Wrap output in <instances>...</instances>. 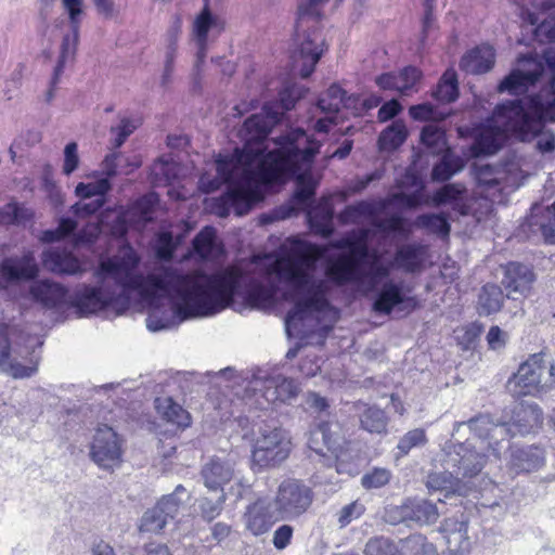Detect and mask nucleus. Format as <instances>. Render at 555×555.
<instances>
[{
    "instance_id": "4c0bfd02",
    "label": "nucleus",
    "mask_w": 555,
    "mask_h": 555,
    "mask_svg": "<svg viewBox=\"0 0 555 555\" xmlns=\"http://www.w3.org/2000/svg\"><path fill=\"white\" fill-rule=\"evenodd\" d=\"M433 96L441 103H451L457 99L459 86L454 72L448 70L443 74L436 89L433 91Z\"/></svg>"
},
{
    "instance_id": "4468645a",
    "label": "nucleus",
    "mask_w": 555,
    "mask_h": 555,
    "mask_svg": "<svg viewBox=\"0 0 555 555\" xmlns=\"http://www.w3.org/2000/svg\"><path fill=\"white\" fill-rule=\"evenodd\" d=\"M190 498V492L182 485L177 486L172 493L162 496L155 506L144 512L140 520V531L162 532Z\"/></svg>"
},
{
    "instance_id": "774afa93",
    "label": "nucleus",
    "mask_w": 555,
    "mask_h": 555,
    "mask_svg": "<svg viewBox=\"0 0 555 555\" xmlns=\"http://www.w3.org/2000/svg\"><path fill=\"white\" fill-rule=\"evenodd\" d=\"M89 555H115L113 547L103 540L94 539L90 545Z\"/></svg>"
},
{
    "instance_id": "ddd939ff",
    "label": "nucleus",
    "mask_w": 555,
    "mask_h": 555,
    "mask_svg": "<svg viewBox=\"0 0 555 555\" xmlns=\"http://www.w3.org/2000/svg\"><path fill=\"white\" fill-rule=\"evenodd\" d=\"M312 501L313 492L307 485L287 478L278 486L272 503L282 520H295L309 509Z\"/></svg>"
},
{
    "instance_id": "69168bd1",
    "label": "nucleus",
    "mask_w": 555,
    "mask_h": 555,
    "mask_svg": "<svg viewBox=\"0 0 555 555\" xmlns=\"http://www.w3.org/2000/svg\"><path fill=\"white\" fill-rule=\"evenodd\" d=\"M43 185H44V189H46L51 202L54 205L63 204V197L61 195V192L52 179H50L49 177H46Z\"/></svg>"
},
{
    "instance_id": "bf43d9fd",
    "label": "nucleus",
    "mask_w": 555,
    "mask_h": 555,
    "mask_svg": "<svg viewBox=\"0 0 555 555\" xmlns=\"http://www.w3.org/2000/svg\"><path fill=\"white\" fill-rule=\"evenodd\" d=\"M294 528L289 525L280 526L273 533L272 543L275 548L284 550L291 542Z\"/></svg>"
},
{
    "instance_id": "a18cd8bd",
    "label": "nucleus",
    "mask_w": 555,
    "mask_h": 555,
    "mask_svg": "<svg viewBox=\"0 0 555 555\" xmlns=\"http://www.w3.org/2000/svg\"><path fill=\"white\" fill-rule=\"evenodd\" d=\"M465 193V188L459 183H449L436 192L433 201L436 205L459 202Z\"/></svg>"
},
{
    "instance_id": "f3484780",
    "label": "nucleus",
    "mask_w": 555,
    "mask_h": 555,
    "mask_svg": "<svg viewBox=\"0 0 555 555\" xmlns=\"http://www.w3.org/2000/svg\"><path fill=\"white\" fill-rule=\"evenodd\" d=\"M111 189L107 178H101L88 183H79L75 193L80 198L72 205V214L78 216L91 215L98 211L105 202V194Z\"/></svg>"
},
{
    "instance_id": "79ce46f5",
    "label": "nucleus",
    "mask_w": 555,
    "mask_h": 555,
    "mask_svg": "<svg viewBox=\"0 0 555 555\" xmlns=\"http://www.w3.org/2000/svg\"><path fill=\"white\" fill-rule=\"evenodd\" d=\"M373 217L374 207L366 202H360L356 205L347 206L339 215V219L344 223H357L360 222L362 218Z\"/></svg>"
},
{
    "instance_id": "37998d69",
    "label": "nucleus",
    "mask_w": 555,
    "mask_h": 555,
    "mask_svg": "<svg viewBox=\"0 0 555 555\" xmlns=\"http://www.w3.org/2000/svg\"><path fill=\"white\" fill-rule=\"evenodd\" d=\"M390 477L388 469L375 467L362 476L361 485L366 490L379 489L390 481Z\"/></svg>"
},
{
    "instance_id": "c03bdc74",
    "label": "nucleus",
    "mask_w": 555,
    "mask_h": 555,
    "mask_svg": "<svg viewBox=\"0 0 555 555\" xmlns=\"http://www.w3.org/2000/svg\"><path fill=\"white\" fill-rule=\"evenodd\" d=\"M364 555H399L393 542L384 537L370 539L364 548Z\"/></svg>"
},
{
    "instance_id": "aec40b11",
    "label": "nucleus",
    "mask_w": 555,
    "mask_h": 555,
    "mask_svg": "<svg viewBox=\"0 0 555 555\" xmlns=\"http://www.w3.org/2000/svg\"><path fill=\"white\" fill-rule=\"evenodd\" d=\"M397 512L399 520L420 526L435 524L440 515L437 505L425 499H409L397 507Z\"/></svg>"
},
{
    "instance_id": "49530a36",
    "label": "nucleus",
    "mask_w": 555,
    "mask_h": 555,
    "mask_svg": "<svg viewBox=\"0 0 555 555\" xmlns=\"http://www.w3.org/2000/svg\"><path fill=\"white\" fill-rule=\"evenodd\" d=\"M31 212L29 209L18 206L16 204H8L0 209V223H22L29 219Z\"/></svg>"
},
{
    "instance_id": "2eb2a0df",
    "label": "nucleus",
    "mask_w": 555,
    "mask_h": 555,
    "mask_svg": "<svg viewBox=\"0 0 555 555\" xmlns=\"http://www.w3.org/2000/svg\"><path fill=\"white\" fill-rule=\"evenodd\" d=\"M418 300L412 295V287L404 282H385L378 291L373 302L374 311L390 314L396 307L401 311H413Z\"/></svg>"
},
{
    "instance_id": "6ab92c4d",
    "label": "nucleus",
    "mask_w": 555,
    "mask_h": 555,
    "mask_svg": "<svg viewBox=\"0 0 555 555\" xmlns=\"http://www.w3.org/2000/svg\"><path fill=\"white\" fill-rule=\"evenodd\" d=\"M532 269L520 262H509L503 268L502 285L507 291V298L517 299L516 295L526 296L534 282Z\"/></svg>"
},
{
    "instance_id": "20e7f679",
    "label": "nucleus",
    "mask_w": 555,
    "mask_h": 555,
    "mask_svg": "<svg viewBox=\"0 0 555 555\" xmlns=\"http://www.w3.org/2000/svg\"><path fill=\"white\" fill-rule=\"evenodd\" d=\"M543 422V414L537 403L519 402L512 409L508 422L494 423L489 415H478L468 422H456L453 434L467 425L483 440H488V447L492 455L500 459L501 453L509 446V438L516 435L525 436L535 431Z\"/></svg>"
},
{
    "instance_id": "7c9ffc66",
    "label": "nucleus",
    "mask_w": 555,
    "mask_h": 555,
    "mask_svg": "<svg viewBox=\"0 0 555 555\" xmlns=\"http://www.w3.org/2000/svg\"><path fill=\"white\" fill-rule=\"evenodd\" d=\"M193 251L201 259L215 258L221 253L216 242V232L211 227H205L193 240Z\"/></svg>"
},
{
    "instance_id": "6e6552de",
    "label": "nucleus",
    "mask_w": 555,
    "mask_h": 555,
    "mask_svg": "<svg viewBox=\"0 0 555 555\" xmlns=\"http://www.w3.org/2000/svg\"><path fill=\"white\" fill-rule=\"evenodd\" d=\"M308 446L322 456H326L328 452L334 457L338 474H352L357 469L354 462L359 457V451L354 443L347 441L340 435L337 424L320 423L311 430Z\"/></svg>"
},
{
    "instance_id": "09e8293b",
    "label": "nucleus",
    "mask_w": 555,
    "mask_h": 555,
    "mask_svg": "<svg viewBox=\"0 0 555 555\" xmlns=\"http://www.w3.org/2000/svg\"><path fill=\"white\" fill-rule=\"evenodd\" d=\"M225 492L220 493L216 501H211L207 498L201 499L199 509L202 517L207 521H211L212 519L218 517L223 508V503L225 502Z\"/></svg>"
},
{
    "instance_id": "9d476101",
    "label": "nucleus",
    "mask_w": 555,
    "mask_h": 555,
    "mask_svg": "<svg viewBox=\"0 0 555 555\" xmlns=\"http://www.w3.org/2000/svg\"><path fill=\"white\" fill-rule=\"evenodd\" d=\"M40 358L27 347L12 345L9 327L0 324V372L14 379L30 378L38 373Z\"/></svg>"
},
{
    "instance_id": "393cba45",
    "label": "nucleus",
    "mask_w": 555,
    "mask_h": 555,
    "mask_svg": "<svg viewBox=\"0 0 555 555\" xmlns=\"http://www.w3.org/2000/svg\"><path fill=\"white\" fill-rule=\"evenodd\" d=\"M494 50L485 44L467 52L461 60L460 66L468 74H483L490 70L494 64Z\"/></svg>"
},
{
    "instance_id": "f257e3e1",
    "label": "nucleus",
    "mask_w": 555,
    "mask_h": 555,
    "mask_svg": "<svg viewBox=\"0 0 555 555\" xmlns=\"http://www.w3.org/2000/svg\"><path fill=\"white\" fill-rule=\"evenodd\" d=\"M321 255L320 249L309 247L300 256H256L214 274H183L165 268L144 276L138 272V255L125 246L115 255V304H127L137 292L149 304L146 327L158 332L189 319L214 315L230 306L235 295L257 309L285 298L295 301L285 318L288 336L324 337L339 312L326 298L327 283L314 276Z\"/></svg>"
},
{
    "instance_id": "8fccbe9b",
    "label": "nucleus",
    "mask_w": 555,
    "mask_h": 555,
    "mask_svg": "<svg viewBox=\"0 0 555 555\" xmlns=\"http://www.w3.org/2000/svg\"><path fill=\"white\" fill-rule=\"evenodd\" d=\"M177 30H172L169 34L168 38V47L166 51V61H165V67L164 73L162 75V85L167 86L170 82V77L173 72V62L176 56V49H177Z\"/></svg>"
},
{
    "instance_id": "052dcab7",
    "label": "nucleus",
    "mask_w": 555,
    "mask_h": 555,
    "mask_svg": "<svg viewBox=\"0 0 555 555\" xmlns=\"http://www.w3.org/2000/svg\"><path fill=\"white\" fill-rule=\"evenodd\" d=\"M507 334L503 332L499 326L490 327L487 334V341L489 348L492 350H499L505 346Z\"/></svg>"
},
{
    "instance_id": "338daca9",
    "label": "nucleus",
    "mask_w": 555,
    "mask_h": 555,
    "mask_svg": "<svg viewBox=\"0 0 555 555\" xmlns=\"http://www.w3.org/2000/svg\"><path fill=\"white\" fill-rule=\"evenodd\" d=\"M307 404L309 408L318 411L323 412L328 408V402L324 397H321L317 392H309L307 396Z\"/></svg>"
},
{
    "instance_id": "680f3d73",
    "label": "nucleus",
    "mask_w": 555,
    "mask_h": 555,
    "mask_svg": "<svg viewBox=\"0 0 555 555\" xmlns=\"http://www.w3.org/2000/svg\"><path fill=\"white\" fill-rule=\"evenodd\" d=\"M375 224L384 233L400 232L403 228V220L399 216H391L386 219L375 220Z\"/></svg>"
},
{
    "instance_id": "13d9d810",
    "label": "nucleus",
    "mask_w": 555,
    "mask_h": 555,
    "mask_svg": "<svg viewBox=\"0 0 555 555\" xmlns=\"http://www.w3.org/2000/svg\"><path fill=\"white\" fill-rule=\"evenodd\" d=\"M67 46H68V36L65 35L63 37V43H62V52H61V55H60V60L54 68V72H53V76H52V79H51V88L48 92V100H50L52 98V90L53 88L56 86V83L59 82L60 80V77L64 70V67H65V64H66V60H67Z\"/></svg>"
},
{
    "instance_id": "5fc2aeb1",
    "label": "nucleus",
    "mask_w": 555,
    "mask_h": 555,
    "mask_svg": "<svg viewBox=\"0 0 555 555\" xmlns=\"http://www.w3.org/2000/svg\"><path fill=\"white\" fill-rule=\"evenodd\" d=\"M69 235V218L64 217L60 221V225L54 230L42 232L40 240L44 243L59 242Z\"/></svg>"
},
{
    "instance_id": "7ed1b4c3",
    "label": "nucleus",
    "mask_w": 555,
    "mask_h": 555,
    "mask_svg": "<svg viewBox=\"0 0 555 555\" xmlns=\"http://www.w3.org/2000/svg\"><path fill=\"white\" fill-rule=\"evenodd\" d=\"M550 73L551 93L547 99L542 95L521 100L505 101L499 104L487 125L476 138V150L480 154L496 153L509 135L526 141L538 135L537 149L542 153L555 150V135L542 132L546 120L555 121V48L544 52V63L529 61L525 70L511 72L499 85V91L520 93L534 85L545 72Z\"/></svg>"
},
{
    "instance_id": "58836bf2",
    "label": "nucleus",
    "mask_w": 555,
    "mask_h": 555,
    "mask_svg": "<svg viewBox=\"0 0 555 555\" xmlns=\"http://www.w3.org/2000/svg\"><path fill=\"white\" fill-rule=\"evenodd\" d=\"M361 426L369 433H386L388 418L385 412L377 406H366L360 416Z\"/></svg>"
},
{
    "instance_id": "c9c22d12",
    "label": "nucleus",
    "mask_w": 555,
    "mask_h": 555,
    "mask_svg": "<svg viewBox=\"0 0 555 555\" xmlns=\"http://www.w3.org/2000/svg\"><path fill=\"white\" fill-rule=\"evenodd\" d=\"M406 137L408 131L404 124L401 121H395L379 134V149L383 151H393L403 144Z\"/></svg>"
},
{
    "instance_id": "6e6d98bb",
    "label": "nucleus",
    "mask_w": 555,
    "mask_h": 555,
    "mask_svg": "<svg viewBox=\"0 0 555 555\" xmlns=\"http://www.w3.org/2000/svg\"><path fill=\"white\" fill-rule=\"evenodd\" d=\"M327 0H302L298 7L299 18L312 17L318 20L320 17V9Z\"/></svg>"
},
{
    "instance_id": "412c9836",
    "label": "nucleus",
    "mask_w": 555,
    "mask_h": 555,
    "mask_svg": "<svg viewBox=\"0 0 555 555\" xmlns=\"http://www.w3.org/2000/svg\"><path fill=\"white\" fill-rule=\"evenodd\" d=\"M349 99L345 91L337 85H332L326 93L318 101V108L326 114L324 118H319L315 128L320 132H326L331 124H336V115L341 107L348 106Z\"/></svg>"
},
{
    "instance_id": "603ef678",
    "label": "nucleus",
    "mask_w": 555,
    "mask_h": 555,
    "mask_svg": "<svg viewBox=\"0 0 555 555\" xmlns=\"http://www.w3.org/2000/svg\"><path fill=\"white\" fill-rule=\"evenodd\" d=\"M365 511L363 504L354 501L345 505L338 514V524L341 528L349 525L352 520L358 519Z\"/></svg>"
},
{
    "instance_id": "5701e85b",
    "label": "nucleus",
    "mask_w": 555,
    "mask_h": 555,
    "mask_svg": "<svg viewBox=\"0 0 555 555\" xmlns=\"http://www.w3.org/2000/svg\"><path fill=\"white\" fill-rule=\"evenodd\" d=\"M544 450L539 447L517 448L512 451L509 469L515 474L534 472L544 465Z\"/></svg>"
},
{
    "instance_id": "4d7b16f0",
    "label": "nucleus",
    "mask_w": 555,
    "mask_h": 555,
    "mask_svg": "<svg viewBox=\"0 0 555 555\" xmlns=\"http://www.w3.org/2000/svg\"><path fill=\"white\" fill-rule=\"evenodd\" d=\"M427 539L422 534H411L402 541L404 555H421Z\"/></svg>"
},
{
    "instance_id": "cd10ccee",
    "label": "nucleus",
    "mask_w": 555,
    "mask_h": 555,
    "mask_svg": "<svg viewBox=\"0 0 555 555\" xmlns=\"http://www.w3.org/2000/svg\"><path fill=\"white\" fill-rule=\"evenodd\" d=\"M467 528L468 526L465 521H446L444 531L448 532V548L452 553H455L456 555H468L472 542L467 535Z\"/></svg>"
},
{
    "instance_id": "a211bd4d",
    "label": "nucleus",
    "mask_w": 555,
    "mask_h": 555,
    "mask_svg": "<svg viewBox=\"0 0 555 555\" xmlns=\"http://www.w3.org/2000/svg\"><path fill=\"white\" fill-rule=\"evenodd\" d=\"M244 518L246 528L254 535L268 532L275 522L282 520L273 503L263 498L247 506Z\"/></svg>"
},
{
    "instance_id": "ea45409f",
    "label": "nucleus",
    "mask_w": 555,
    "mask_h": 555,
    "mask_svg": "<svg viewBox=\"0 0 555 555\" xmlns=\"http://www.w3.org/2000/svg\"><path fill=\"white\" fill-rule=\"evenodd\" d=\"M217 18L212 15L208 4L204 5L193 22V35L196 43L203 48L207 42L208 31L216 26Z\"/></svg>"
},
{
    "instance_id": "864d4df0",
    "label": "nucleus",
    "mask_w": 555,
    "mask_h": 555,
    "mask_svg": "<svg viewBox=\"0 0 555 555\" xmlns=\"http://www.w3.org/2000/svg\"><path fill=\"white\" fill-rule=\"evenodd\" d=\"M527 20L531 25H537V36H544L548 40L555 39V25L553 21L541 20L532 12L527 13Z\"/></svg>"
},
{
    "instance_id": "4be33fe9",
    "label": "nucleus",
    "mask_w": 555,
    "mask_h": 555,
    "mask_svg": "<svg viewBox=\"0 0 555 555\" xmlns=\"http://www.w3.org/2000/svg\"><path fill=\"white\" fill-rule=\"evenodd\" d=\"M1 276L8 281L30 280L38 273V266L33 251L22 257L4 259L0 267Z\"/></svg>"
},
{
    "instance_id": "473e14b6",
    "label": "nucleus",
    "mask_w": 555,
    "mask_h": 555,
    "mask_svg": "<svg viewBox=\"0 0 555 555\" xmlns=\"http://www.w3.org/2000/svg\"><path fill=\"white\" fill-rule=\"evenodd\" d=\"M30 294L36 300L47 306H55L63 299L65 291L56 283L39 281L31 285Z\"/></svg>"
},
{
    "instance_id": "e2e57ef3",
    "label": "nucleus",
    "mask_w": 555,
    "mask_h": 555,
    "mask_svg": "<svg viewBox=\"0 0 555 555\" xmlns=\"http://www.w3.org/2000/svg\"><path fill=\"white\" fill-rule=\"evenodd\" d=\"M401 109L400 103L396 99H392L384 103L378 109V119L380 121H387L397 116Z\"/></svg>"
},
{
    "instance_id": "72a5a7b5",
    "label": "nucleus",
    "mask_w": 555,
    "mask_h": 555,
    "mask_svg": "<svg viewBox=\"0 0 555 555\" xmlns=\"http://www.w3.org/2000/svg\"><path fill=\"white\" fill-rule=\"evenodd\" d=\"M421 141L431 154L449 151L447 149L444 130L436 124H428L422 129Z\"/></svg>"
},
{
    "instance_id": "423d86ee",
    "label": "nucleus",
    "mask_w": 555,
    "mask_h": 555,
    "mask_svg": "<svg viewBox=\"0 0 555 555\" xmlns=\"http://www.w3.org/2000/svg\"><path fill=\"white\" fill-rule=\"evenodd\" d=\"M338 283H351L363 291H372L389 275L390 267L367 247L358 249L354 257H346L333 262L328 269Z\"/></svg>"
},
{
    "instance_id": "a19ab883",
    "label": "nucleus",
    "mask_w": 555,
    "mask_h": 555,
    "mask_svg": "<svg viewBox=\"0 0 555 555\" xmlns=\"http://www.w3.org/2000/svg\"><path fill=\"white\" fill-rule=\"evenodd\" d=\"M415 225L443 236L449 235L450 232V224L448 220L443 216L436 214L418 216L415 220Z\"/></svg>"
},
{
    "instance_id": "f03ea898",
    "label": "nucleus",
    "mask_w": 555,
    "mask_h": 555,
    "mask_svg": "<svg viewBox=\"0 0 555 555\" xmlns=\"http://www.w3.org/2000/svg\"><path fill=\"white\" fill-rule=\"evenodd\" d=\"M306 91L296 83L285 86L279 93V103L266 104L261 113L245 120L241 130L245 145L242 150L235 149L231 156L217 160L218 178L208 182L204 177L201 179L206 193L214 192L222 183L228 184L227 192L220 197L221 217L228 216L230 208L243 215L261 197L263 186L286 173L296 177L294 209L306 210L311 207L319 181L309 167L319 151V143L299 128L289 129L275 138L272 150L263 142L271 128L286 111L295 106Z\"/></svg>"
},
{
    "instance_id": "9b49d317",
    "label": "nucleus",
    "mask_w": 555,
    "mask_h": 555,
    "mask_svg": "<svg viewBox=\"0 0 555 555\" xmlns=\"http://www.w3.org/2000/svg\"><path fill=\"white\" fill-rule=\"evenodd\" d=\"M204 486L209 491L224 492V485L234 480L229 489L231 495L241 499L253 486L248 478L240 476L235 462L231 457L214 456L204 464L201 472Z\"/></svg>"
},
{
    "instance_id": "f704fd0d",
    "label": "nucleus",
    "mask_w": 555,
    "mask_h": 555,
    "mask_svg": "<svg viewBox=\"0 0 555 555\" xmlns=\"http://www.w3.org/2000/svg\"><path fill=\"white\" fill-rule=\"evenodd\" d=\"M542 210L540 205L532 206V214L527 220L529 228L538 227L547 243L555 244V203L546 209L547 222L539 221L538 215Z\"/></svg>"
},
{
    "instance_id": "1a4fd4ad",
    "label": "nucleus",
    "mask_w": 555,
    "mask_h": 555,
    "mask_svg": "<svg viewBox=\"0 0 555 555\" xmlns=\"http://www.w3.org/2000/svg\"><path fill=\"white\" fill-rule=\"evenodd\" d=\"M507 387L515 397L541 396L555 387V364L546 362L541 354H533L520 364Z\"/></svg>"
},
{
    "instance_id": "f8f14e48",
    "label": "nucleus",
    "mask_w": 555,
    "mask_h": 555,
    "mask_svg": "<svg viewBox=\"0 0 555 555\" xmlns=\"http://www.w3.org/2000/svg\"><path fill=\"white\" fill-rule=\"evenodd\" d=\"M289 451L291 441L285 431L266 426L254 442L251 464L260 469L275 467L288 457Z\"/></svg>"
},
{
    "instance_id": "0eeeda50",
    "label": "nucleus",
    "mask_w": 555,
    "mask_h": 555,
    "mask_svg": "<svg viewBox=\"0 0 555 555\" xmlns=\"http://www.w3.org/2000/svg\"><path fill=\"white\" fill-rule=\"evenodd\" d=\"M478 438L474 443L466 440L463 443L449 441L442 448L441 465L446 469H452L460 480L468 482L470 490L476 488L472 479L477 477L487 463V455L481 452L483 449L492 450L488 447V440H483L475 430H472Z\"/></svg>"
},
{
    "instance_id": "dca6fc26",
    "label": "nucleus",
    "mask_w": 555,
    "mask_h": 555,
    "mask_svg": "<svg viewBox=\"0 0 555 555\" xmlns=\"http://www.w3.org/2000/svg\"><path fill=\"white\" fill-rule=\"evenodd\" d=\"M93 462L103 469H114L121 462V440L115 430L107 426H99L90 450Z\"/></svg>"
},
{
    "instance_id": "c756f323",
    "label": "nucleus",
    "mask_w": 555,
    "mask_h": 555,
    "mask_svg": "<svg viewBox=\"0 0 555 555\" xmlns=\"http://www.w3.org/2000/svg\"><path fill=\"white\" fill-rule=\"evenodd\" d=\"M504 301V295L500 286L486 284L478 296L479 314L489 315L500 311Z\"/></svg>"
},
{
    "instance_id": "b1692460",
    "label": "nucleus",
    "mask_w": 555,
    "mask_h": 555,
    "mask_svg": "<svg viewBox=\"0 0 555 555\" xmlns=\"http://www.w3.org/2000/svg\"><path fill=\"white\" fill-rule=\"evenodd\" d=\"M443 472L433 473L427 478V487L431 491H444V498L451 494L466 495L470 491L468 482L460 480L452 469L443 468Z\"/></svg>"
},
{
    "instance_id": "39448f33",
    "label": "nucleus",
    "mask_w": 555,
    "mask_h": 555,
    "mask_svg": "<svg viewBox=\"0 0 555 555\" xmlns=\"http://www.w3.org/2000/svg\"><path fill=\"white\" fill-rule=\"evenodd\" d=\"M219 374L229 382L225 387L231 388L235 396L242 399L255 398V403L260 408L263 405L260 399L267 403H291L301 391L296 379L282 374L270 376L267 372L258 370L237 375L231 367L220 371Z\"/></svg>"
},
{
    "instance_id": "e433bc0d",
    "label": "nucleus",
    "mask_w": 555,
    "mask_h": 555,
    "mask_svg": "<svg viewBox=\"0 0 555 555\" xmlns=\"http://www.w3.org/2000/svg\"><path fill=\"white\" fill-rule=\"evenodd\" d=\"M423 249L417 246L406 245L400 247L395 256V263L406 272H414L423 263Z\"/></svg>"
},
{
    "instance_id": "2f4dec72",
    "label": "nucleus",
    "mask_w": 555,
    "mask_h": 555,
    "mask_svg": "<svg viewBox=\"0 0 555 555\" xmlns=\"http://www.w3.org/2000/svg\"><path fill=\"white\" fill-rule=\"evenodd\" d=\"M463 168V159L449 150L443 152L440 162L434 166L431 178L435 181H447Z\"/></svg>"
},
{
    "instance_id": "bb28decb",
    "label": "nucleus",
    "mask_w": 555,
    "mask_h": 555,
    "mask_svg": "<svg viewBox=\"0 0 555 555\" xmlns=\"http://www.w3.org/2000/svg\"><path fill=\"white\" fill-rule=\"evenodd\" d=\"M155 409L163 420L180 428L189 427L191 424L190 413L170 397L156 398Z\"/></svg>"
},
{
    "instance_id": "c85d7f7f",
    "label": "nucleus",
    "mask_w": 555,
    "mask_h": 555,
    "mask_svg": "<svg viewBox=\"0 0 555 555\" xmlns=\"http://www.w3.org/2000/svg\"><path fill=\"white\" fill-rule=\"evenodd\" d=\"M43 267L54 273L63 274L69 272L68 243L63 242L62 246L49 247L43 253Z\"/></svg>"
},
{
    "instance_id": "a878e982",
    "label": "nucleus",
    "mask_w": 555,
    "mask_h": 555,
    "mask_svg": "<svg viewBox=\"0 0 555 555\" xmlns=\"http://www.w3.org/2000/svg\"><path fill=\"white\" fill-rule=\"evenodd\" d=\"M323 46L318 44L314 39L307 37L300 44L298 54L294 56V63L302 62L299 74L302 78H308L314 70L315 65L323 54Z\"/></svg>"
},
{
    "instance_id": "de8ad7c7",
    "label": "nucleus",
    "mask_w": 555,
    "mask_h": 555,
    "mask_svg": "<svg viewBox=\"0 0 555 555\" xmlns=\"http://www.w3.org/2000/svg\"><path fill=\"white\" fill-rule=\"evenodd\" d=\"M396 76L398 78L399 93L406 95L420 81L421 72L416 67L408 66L399 74H396Z\"/></svg>"
},
{
    "instance_id": "0e129e2a",
    "label": "nucleus",
    "mask_w": 555,
    "mask_h": 555,
    "mask_svg": "<svg viewBox=\"0 0 555 555\" xmlns=\"http://www.w3.org/2000/svg\"><path fill=\"white\" fill-rule=\"evenodd\" d=\"M376 83L385 90H396L399 92L398 78L396 74L386 73L376 78Z\"/></svg>"
},
{
    "instance_id": "3c124183",
    "label": "nucleus",
    "mask_w": 555,
    "mask_h": 555,
    "mask_svg": "<svg viewBox=\"0 0 555 555\" xmlns=\"http://www.w3.org/2000/svg\"><path fill=\"white\" fill-rule=\"evenodd\" d=\"M426 442V435L423 429H413L408 431L399 441L398 450L401 455H406L414 447L422 446Z\"/></svg>"
}]
</instances>
